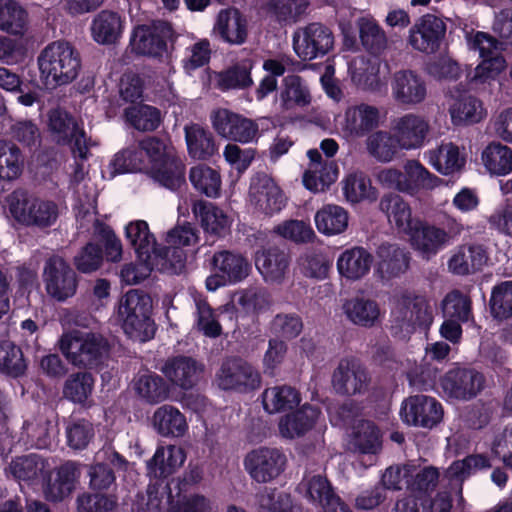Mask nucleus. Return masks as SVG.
I'll list each match as a JSON object with an SVG mask.
<instances>
[{"label": "nucleus", "mask_w": 512, "mask_h": 512, "mask_svg": "<svg viewBox=\"0 0 512 512\" xmlns=\"http://www.w3.org/2000/svg\"><path fill=\"white\" fill-rule=\"evenodd\" d=\"M255 265L266 282L279 283L289 265L288 255L278 247H269L256 253Z\"/></svg>", "instance_id": "38"}, {"label": "nucleus", "mask_w": 512, "mask_h": 512, "mask_svg": "<svg viewBox=\"0 0 512 512\" xmlns=\"http://www.w3.org/2000/svg\"><path fill=\"white\" fill-rule=\"evenodd\" d=\"M395 308L399 310L402 320L419 326H429L433 322L432 308L424 296L410 291H402L394 296Z\"/></svg>", "instance_id": "28"}, {"label": "nucleus", "mask_w": 512, "mask_h": 512, "mask_svg": "<svg viewBox=\"0 0 512 512\" xmlns=\"http://www.w3.org/2000/svg\"><path fill=\"white\" fill-rule=\"evenodd\" d=\"M391 88L394 100L405 106H416L422 103L427 96L425 81L411 70L395 73Z\"/></svg>", "instance_id": "22"}, {"label": "nucleus", "mask_w": 512, "mask_h": 512, "mask_svg": "<svg viewBox=\"0 0 512 512\" xmlns=\"http://www.w3.org/2000/svg\"><path fill=\"white\" fill-rule=\"evenodd\" d=\"M153 426L163 437H182L188 430L185 416L172 405H163L156 409Z\"/></svg>", "instance_id": "50"}, {"label": "nucleus", "mask_w": 512, "mask_h": 512, "mask_svg": "<svg viewBox=\"0 0 512 512\" xmlns=\"http://www.w3.org/2000/svg\"><path fill=\"white\" fill-rule=\"evenodd\" d=\"M130 43L135 53L159 58L167 52V42L157 28L139 25L134 28Z\"/></svg>", "instance_id": "41"}, {"label": "nucleus", "mask_w": 512, "mask_h": 512, "mask_svg": "<svg viewBox=\"0 0 512 512\" xmlns=\"http://www.w3.org/2000/svg\"><path fill=\"white\" fill-rule=\"evenodd\" d=\"M24 169V156L21 150L12 142L0 140V180L14 181Z\"/></svg>", "instance_id": "59"}, {"label": "nucleus", "mask_w": 512, "mask_h": 512, "mask_svg": "<svg viewBox=\"0 0 512 512\" xmlns=\"http://www.w3.org/2000/svg\"><path fill=\"white\" fill-rule=\"evenodd\" d=\"M280 101L286 110L309 105L311 94L306 82L298 75L286 76L282 82Z\"/></svg>", "instance_id": "57"}, {"label": "nucleus", "mask_w": 512, "mask_h": 512, "mask_svg": "<svg viewBox=\"0 0 512 512\" xmlns=\"http://www.w3.org/2000/svg\"><path fill=\"white\" fill-rule=\"evenodd\" d=\"M189 179L193 187L207 197L216 198L220 194L221 177L220 174L206 165L192 167L189 173Z\"/></svg>", "instance_id": "62"}, {"label": "nucleus", "mask_w": 512, "mask_h": 512, "mask_svg": "<svg viewBox=\"0 0 512 512\" xmlns=\"http://www.w3.org/2000/svg\"><path fill=\"white\" fill-rule=\"evenodd\" d=\"M186 253L176 245L166 247L156 246L151 259L148 260L145 269L148 272L157 270L171 274H179L185 266Z\"/></svg>", "instance_id": "48"}, {"label": "nucleus", "mask_w": 512, "mask_h": 512, "mask_svg": "<svg viewBox=\"0 0 512 512\" xmlns=\"http://www.w3.org/2000/svg\"><path fill=\"white\" fill-rule=\"evenodd\" d=\"M346 318L356 326L372 328L381 321V309L377 301L366 297H353L343 304Z\"/></svg>", "instance_id": "33"}, {"label": "nucleus", "mask_w": 512, "mask_h": 512, "mask_svg": "<svg viewBox=\"0 0 512 512\" xmlns=\"http://www.w3.org/2000/svg\"><path fill=\"white\" fill-rule=\"evenodd\" d=\"M137 395L150 404L165 401L169 395V386L165 380L155 372L140 373L134 382Z\"/></svg>", "instance_id": "53"}, {"label": "nucleus", "mask_w": 512, "mask_h": 512, "mask_svg": "<svg viewBox=\"0 0 512 512\" xmlns=\"http://www.w3.org/2000/svg\"><path fill=\"white\" fill-rule=\"evenodd\" d=\"M488 255L482 245H463L448 261L449 270L456 275H469L482 269L487 263Z\"/></svg>", "instance_id": "35"}, {"label": "nucleus", "mask_w": 512, "mask_h": 512, "mask_svg": "<svg viewBox=\"0 0 512 512\" xmlns=\"http://www.w3.org/2000/svg\"><path fill=\"white\" fill-rule=\"evenodd\" d=\"M374 361L384 369L393 372V376L406 373L409 385L416 390L427 391L432 389L436 379V369H424L416 367L410 371L402 369L403 363L399 362L389 346L379 347L374 355Z\"/></svg>", "instance_id": "17"}, {"label": "nucleus", "mask_w": 512, "mask_h": 512, "mask_svg": "<svg viewBox=\"0 0 512 512\" xmlns=\"http://www.w3.org/2000/svg\"><path fill=\"white\" fill-rule=\"evenodd\" d=\"M244 467L255 482L269 483L284 473L287 456L278 448L259 447L245 456Z\"/></svg>", "instance_id": "11"}, {"label": "nucleus", "mask_w": 512, "mask_h": 512, "mask_svg": "<svg viewBox=\"0 0 512 512\" xmlns=\"http://www.w3.org/2000/svg\"><path fill=\"white\" fill-rule=\"evenodd\" d=\"M261 398L263 408L269 414L292 410L301 402L300 393L288 385L266 388Z\"/></svg>", "instance_id": "51"}, {"label": "nucleus", "mask_w": 512, "mask_h": 512, "mask_svg": "<svg viewBox=\"0 0 512 512\" xmlns=\"http://www.w3.org/2000/svg\"><path fill=\"white\" fill-rule=\"evenodd\" d=\"M315 226L325 236H336L344 233L349 224V213L340 205L326 204L314 216Z\"/></svg>", "instance_id": "45"}, {"label": "nucleus", "mask_w": 512, "mask_h": 512, "mask_svg": "<svg viewBox=\"0 0 512 512\" xmlns=\"http://www.w3.org/2000/svg\"><path fill=\"white\" fill-rule=\"evenodd\" d=\"M405 194L416 196L423 191L438 187L442 180L431 173L420 161L408 160L404 166Z\"/></svg>", "instance_id": "43"}, {"label": "nucleus", "mask_w": 512, "mask_h": 512, "mask_svg": "<svg viewBox=\"0 0 512 512\" xmlns=\"http://www.w3.org/2000/svg\"><path fill=\"white\" fill-rule=\"evenodd\" d=\"M366 149L378 162L388 163L394 159L400 145L394 133L380 130L367 137Z\"/></svg>", "instance_id": "60"}, {"label": "nucleus", "mask_w": 512, "mask_h": 512, "mask_svg": "<svg viewBox=\"0 0 512 512\" xmlns=\"http://www.w3.org/2000/svg\"><path fill=\"white\" fill-rule=\"evenodd\" d=\"M249 196L251 204L265 215H273L285 207V196L276 183L267 175L252 179Z\"/></svg>", "instance_id": "19"}, {"label": "nucleus", "mask_w": 512, "mask_h": 512, "mask_svg": "<svg viewBox=\"0 0 512 512\" xmlns=\"http://www.w3.org/2000/svg\"><path fill=\"white\" fill-rule=\"evenodd\" d=\"M186 460L183 448L176 445L158 447L147 461V475L152 479H164L172 475Z\"/></svg>", "instance_id": "29"}, {"label": "nucleus", "mask_w": 512, "mask_h": 512, "mask_svg": "<svg viewBox=\"0 0 512 512\" xmlns=\"http://www.w3.org/2000/svg\"><path fill=\"white\" fill-rule=\"evenodd\" d=\"M298 490L308 502L321 509L338 497L331 482L322 474L306 473Z\"/></svg>", "instance_id": "39"}, {"label": "nucleus", "mask_w": 512, "mask_h": 512, "mask_svg": "<svg viewBox=\"0 0 512 512\" xmlns=\"http://www.w3.org/2000/svg\"><path fill=\"white\" fill-rule=\"evenodd\" d=\"M392 131L398 139L401 150H417L426 143L430 123L424 116L410 112L393 121Z\"/></svg>", "instance_id": "15"}, {"label": "nucleus", "mask_w": 512, "mask_h": 512, "mask_svg": "<svg viewBox=\"0 0 512 512\" xmlns=\"http://www.w3.org/2000/svg\"><path fill=\"white\" fill-rule=\"evenodd\" d=\"M348 448L358 454H378L382 449L381 432L379 428L371 421H359L354 425L349 435Z\"/></svg>", "instance_id": "32"}, {"label": "nucleus", "mask_w": 512, "mask_h": 512, "mask_svg": "<svg viewBox=\"0 0 512 512\" xmlns=\"http://www.w3.org/2000/svg\"><path fill=\"white\" fill-rule=\"evenodd\" d=\"M379 119L377 107L361 103L346 109L342 129L348 136L363 137L378 126Z\"/></svg>", "instance_id": "25"}, {"label": "nucleus", "mask_w": 512, "mask_h": 512, "mask_svg": "<svg viewBox=\"0 0 512 512\" xmlns=\"http://www.w3.org/2000/svg\"><path fill=\"white\" fill-rule=\"evenodd\" d=\"M439 480V472L434 467H425L415 472L411 465V476L407 480V490L418 497L422 512H432L434 492Z\"/></svg>", "instance_id": "30"}, {"label": "nucleus", "mask_w": 512, "mask_h": 512, "mask_svg": "<svg viewBox=\"0 0 512 512\" xmlns=\"http://www.w3.org/2000/svg\"><path fill=\"white\" fill-rule=\"evenodd\" d=\"M42 278L47 295L57 302L63 303L77 292L78 276L59 255H53L45 261Z\"/></svg>", "instance_id": "8"}, {"label": "nucleus", "mask_w": 512, "mask_h": 512, "mask_svg": "<svg viewBox=\"0 0 512 512\" xmlns=\"http://www.w3.org/2000/svg\"><path fill=\"white\" fill-rule=\"evenodd\" d=\"M378 258L374 275L381 282L400 277L409 267L407 253L395 244L383 243L376 251Z\"/></svg>", "instance_id": "23"}, {"label": "nucleus", "mask_w": 512, "mask_h": 512, "mask_svg": "<svg viewBox=\"0 0 512 512\" xmlns=\"http://www.w3.org/2000/svg\"><path fill=\"white\" fill-rule=\"evenodd\" d=\"M334 391L343 396L364 394L369 387L370 377L366 368L354 357L340 360L332 374Z\"/></svg>", "instance_id": "14"}, {"label": "nucleus", "mask_w": 512, "mask_h": 512, "mask_svg": "<svg viewBox=\"0 0 512 512\" xmlns=\"http://www.w3.org/2000/svg\"><path fill=\"white\" fill-rule=\"evenodd\" d=\"M9 211L16 221L41 228L52 226L58 218V206L29 195L24 190H15L8 199Z\"/></svg>", "instance_id": "5"}, {"label": "nucleus", "mask_w": 512, "mask_h": 512, "mask_svg": "<svg viewBox=\"0 0 512 512\" xmlns=\"http://www.w3.org/2000/svg\"><path fill=\"white\" fill-rule=\"evenodd\" d=\"M187 150L191 158L207 160L217 152L213 134L199 124L186 125L184 128Z\"/></svg>", "instance_id": "46"}, {"label": "nucleus", "mask_w": 512, "mask_h": 512, "mask_svg": "<svg viewBox=\"0 0 512 512\" xmlns=\"http://www.w3.org/2000/svg\"><path fill=\"white\" fill-rule=\"evenodd\" d=\"M253 63L249 59L242 60L230 68L217 73V86L222 91L245 89L253 84L251 70Z\"/></svg>", "instance_id": "58"}, {"label": "nucleus", "mask_w": 512, "mask_h": 512, "mask_svg": "<svg viewBox=\"0 0 512 512\" xmlns=\"http://www.w3.org/2000/svg\"><path fill=\"white\" fill-rule=\"evenodd\" d=\"M149 158L151 177L161 186L177 191L186 184L185 165L168 147L167 141L149 136L139 142L137 149Z\"/></svg>", "instance_id": "3"}, {"label": "nucleus", "mask_w": 512, "mask_h": 512, "mask_svg": "<svg viewBox=\"0 0 512 512\" xmlns=\"http://www.w3.org/2000/svg\"><path fill=\"white\" fill-rule=\"evenodd\" d=\"M192 211L208 234L221 237L230 228L231 221L227 214L211 202L197 201L193 204Z\"/></svg>", "instance_id": "42"}, {"label": "nucleus", "mask_w": 512, "mask_h": 512, "mask_svg": "<svg viewBox=\"0 0 512 512\" xmlns=\"http://www.w3.org/2000/svg\"><path fill=\"white\" fill-rule=\"evenodd\" d=\"M481 160L486 170L495 176L512 172V149L500 142H491L482 151Z\"/></svg>", "instance_id": "54"}, {"label": "nucleus", "mask_w": 512, "mask_h": 512, "mask_svg": "<svg viewBox=\"0 0 512 512\" xmlns=\"http://www.w3.org/2000/svg\"><path fill=\"white\" fill-rule=\"evenodd\" d=\"M60 350L74 366L97 367L109 351L107 340L99 333L72 330L60 339Z\"/></svg>", "instance_id": "4"}, {"label": "nucleus", "mask_w": 512, "mask_h": 512, "mask_svg": "<svg viewBox=\"0 0 512 512\" xmlns=\"http://www.w3.org/2000/svg\"><path fill=\"white\" fill-rule=\"evenodd\" d=\"M349 70L358 88L374 93L386 90L387 80L380 76V62L377 58L358 57L351 62Z\"/></svg>", "instance_id": "26"}, {"label": "nucleus", "mask_w": 512, "mask_h": 512, "mask_svg": "<svg viewBox=\"0 0 512 512\" xmlns=\"http://www.w3.org/2000/svg\"><path fill=\"white\" fill-rule=\"evenodd\" d=\"M212 126L221 137L241 144L256 142L260 136L258 124L228 109H218L211 115Z\"/></svg>", "instance_id": "12"}, {"label": "nucleus", "mask_w": 512, "mask_h": 512, "mask_svg": "<svg viewBox=\"0 0 512 512\" xmlns=\"http://www.w3.org/2000/svg\"><path fill=\"white\" fill-rule=\"evenodd\" d=\"M48 463L40 455L31 453L14 458L7 472L17 481L34 484L48 476Z\"/></svg>", "instance_id": "34"}, {"label": "nucleus", "mask_w": 512, "mask_h": 512, "mask_svg": "<svg viewBox=\"0 0 512 512\" xmlns=\"http://www.w3.org/2000/svg\"><path fill=\"white\" fill-rule=\"evenodd\" d=\"M408 235L411 237L414 248L427 258L437 254L440 249L447 245L445 234L441 228L434 225H423L420 220L415 230Z\"/></svg>", "instance_id": "52"}, {"label": "nucleus", "mask_w": 512, "mask_h": 512, "mask_svg": "<svg viewBox=\"0 0 512 512\" xmlns=\"http://www.w3.org/2000/svg\"><path fill=\"white\" fill-rule=\"evenodd\" d=\"M482 374L464 368L449 370L440 380L443 393L451 399L469 400L482 389Z\"/></svg>", "instance_id": "16"}, {"label": "nucleus", "mask_w": 512, "mask_h": 512, "mask_svg": "<svg viewBox=\"0 0 512 512\" xmlns=\"http://www.w3.org/2000/svg\"><path fill=\"white\" fill-rule=\"evenodd\" d=\"M204 366L188 356H177L165 362L161 371L175 385L191 389L199 380Z\"/></svg>", "instance_id": "27"}, {"label": "nucleus", "mask_w": 512, "mask_h": 512, "mask_svg": "<svg viewBox=\"0 0 512 512\" xmlns=\"http://www.w3.org/2000/svg\"><path fill=\"white\" fill-rule=\"evenodd\" d=\"M28 14L15 0H0V30L22 36L27 30Z\"/></svg>", "instance_id": "56"}, {"label": "nucleus", "mask_w": 512, "mask_h": 512, "mask_svg": "<svg viewBox=\"0 0 512 512\" xmlns=\"http://www.w3.org/2000/svg\"><path fill=\"white\" fill-rule=\"evenodd\" d=\"M307 0H268L267 11L275 17L279 23H296L307 11Z\"/></svg>", "instance_id": "61"}, {"label": "nucleus", "mask_w": 512, "mask_h": 512, "mask_svg": "<svg viewBox=\"0 0 512 512\" xmlns=\"http://www.w3.org/2000/svg\"><path fill=\"white\" fill-rule=\"evenodd\" d=\"M443 407L435 398L426 395L410 396L402 402L401 420L410 426L432 429L443 419Z\"/></svg>", "instance_id": "13"}, {"label": "nucleus", "mask_w": 512, "mask_h": 512, "mask_svg": "<svg viewBox=\"0 0 512 512\" xmlns=\"http://www.w3.org/2000/svg\"><path fill=\"white\" fill-rule=\"evenodd\" d=\"M56 433V426L44 416H39L24 423L20 441L28 448L48 449Z\"/></svg>", "instance_id": "44"}, {"label": "nucleus", "mask_w": 512, "mask_h": 512, "mask_svg": "<svg viewBox=\"0 0 512 512\" xmlns=\"http://www.w3.org/2000/svg\"><path fill=\"white\" fill-rule=\"evenodd\" d=\"M427 162L440 174L451 175L460 171L465 165V156L452 142H442L424 153Z\"/></svg>", "instance_id": "31"}, {"label": "nucleus", "mask_w": 512, "mask_h": 512, "mask_svg": "<svg viewBox=\"0 0 512 512\" xmlns=\"http://www.w3.org/2000/svg\"><path fill=\"white\" fill-rule=\"evenodd\" d=\"M379 209L386 216L389 224L399 232L409 234L419 224V220L412 217L409 203L398 194L389 193L382 196Z\"/></svg>", "instance_id": "24"}, {"label": "nucleus", "mask_w": 512, "mask_h": 512, "mask_svg": "<svg viewBox=\"0 0 512 512\" xmlns=\"http://www.w3.org/2000/svg\"><path fill=\"white\" fill-rule=\"evenodd\" d=\"M320 414L319 408L305 404L296 412L287 414L280 419L279 432L282 437L287 439L303 436L312 429Z\"/></svg>", "instance_id": "37"}, {"label": "nucleus", "mask_w": 512, "mask_h": 512, "mask_svg": "<svg viewBox=\"0 0 512 512\" xmlns=\"http://www.w3.org/2000/svg\"><path fill=\"white\" fill-rule=\"evenodd\" d=\"M466 42L470 51L478 52L482 61L475 68L473 80L485 82L495 78L505 67V59L501 55L502 43L489 33L477 31L466 34Z\"/></svg>", "instance_id": "6"}, {"label": "nucleus", "mask_w": 512, "mask_h": 512, "mask_svg": "<svg viewBox=\"0 0 512 512\" xmlns=\"http://www.w3.org/2000/svg\"><path fill=\"white\" fill-rule=\"evenodd\" d=\"M307 156L310 163L303 174V184L314 193L323 192L337 180L338 166L333 160L324 161L317 149L308 150Z\"/></svg>", "instance_id": "21"}, {"label": "nucleus", "mask_w": 512, "mask_h": 512, "mask_svg": "<svg viewBox=\"0 0 512 512\" xmlns=\"http://www.w3.org/2000/svg\"><path fill=\"white\" fill-rule=\"evenodd\" d=\"M37 65L41 82L57 87L73 82L82 68L79 51L67 41H54L38 55Z\"/></svg>", "instance_id": "1"}, {"label": "nucleus", "mask_w": 512, "mask_h": 512, "mask_svg": "<svg viewBox=\"0 0 512 512\" xmlns=\"http://www.w3.org/2000/svg\"><path fill=\"white\" fill-rule=\"evenodd\" d=\"M214 32L229 43L240 45L247 38L246 19L237 9H223L218 13Z\"/></svg>", "instance_id": "40"}, {"label": "nucleus", "mask_w": 512, "mask_h": 512, "mask_svg": "<svg viewBox=\"0 0 512 512\" xmlns=\"http://www.w3.org/2000/svg\"><path fill=\"white\" fill-rule=\"evenodd\" d=\"M151 312V297L142 290L131 289L119 300L117 320L130 339L146 342L154 337L156 331Z\"/></svg>", "instance_id": "2"}, {"label": "nucleus", "mask_w": 512, "mask_h": 512, "mask_svg": "<svg viewBox=\"0 0 512 512\" xmlns=\"http://www.w3.org/2000/svg\"><path fill=\"white\" fill-rule=\"evenodd\" d=\"M374 263L373 254L363 246L343 250L336 261L339 275L349 282H356L369 275Z\"/></svg>", "instance_id": "20"}, {"label": "nucleus", "mask_w": 512, "mask_h": 512, "mask_svg": "<svg viewBox=\"0 0 512 512\" xmlns=\"http://www.w3.org/2000/svg\"><path fill=\"white\" fill-rule=\"evenodd\" d=\"M212 265L218 272V276L230 284H236L245 279L250 270L248 261L241 254L226 250L213 255Z\"/></svg>", "instance_id": "36"}, {"label": "nucleus", "mask_w": 512, "mask_h": 512, "mask_svg": "<svg viewBox=\"0 0 512 512\" xmlns=\"http://www.w3.org/2000/svg\"><path fill=\"white\" fill-rule=\"evenodd\" d=\"M49 129L58 144H72L75 158L84 161L88 158L89 148L94 145L86 137L76 119L66 111L55 109L49 115Z\"/></svg>", "instance_id": "10"}, {"label": "nucleus", "mask_w": 512, "mask_h": 512, "mask_svg": "<svg viewBox=\"0 0 512 512\" xmlns=\"http://www.w3.org/2000/svg\"><path fill=\"white\" fill-rule=\"evenodd\" d=\"M217 386L224 391L249 393L261 385L259 371L240 357L225 358L215 374Z\"/></svg>", "instance_id": "7"}, {"label": "nucleus", "mask_w": 512, "mask_h": 512, "mask_svg": "<svg viewBox=\"0 0 512 512\" xmlns=\"http://www.w3.org/2000/svg\"><path fill=\"white\" fill-rule=\"evenodd\" d=\"M122 32L123 21L117 12L102 10L92 20L91 35L98 44H113Z\"/></svg>", "instance_id": "47"}, {"label": "nucleus", "mask_w": 512, "mask_h": 512, "mask_svg": "<svg viewBox=\"0 0 512 512\" xmlns=\"http://www.w3.org/2000/svg\"><path fill=\"white\" fill-rule=\"evenodd\" d=\"M293 50L303 61L323 57L332 50L334 36L325 25L313 22L298 28L292 36Z\"/></svg>", "instance_id": "9"}, {"label": "nucleus", "mask_w": 512, "mask_h": 512, "mask_svg": "<svg viewBox=\"0 0 512 512\" xmlns=\"http://www.w3.org/2000/svg\"><path fill=\"white\" fill-rule=\"evenodd\" d=\"M489 309L494 319L512 317V280L502 281L492 288Z\"/></svg>", "instance_id": "64"}, {"label": "nucleus", "mask_w": 512, "mask_h": 512, "mask_svg": "<svg viewBox=\"0 0 512 512\" xmlns=\"http://www.w3.org/2000/svg\"><path fill=\"white\" fill-rule=\"evenodd\" d=\"M126 121L139 131H153L161 123L159 109L150 105L131 106L124 110Z\"/></svg>", "instance_id": "63"}, {"label": "nucleus", "mask_w": 512, "mask_h": 512, "mask_svg": "<svg viewBox=\"0 0 512 512\" xmlns=\"http://www.w3.org/2000/svg\"><path fill=\"white\" fill-rule=\"evenodd\" d=\"M451 121L456 126L479 123L486 116L483 103L474 96L456 100L449 109Z\"/></svg>", "instance_id": "55"}, {"label": "nucleus", "mask_w": 512, "mask_h": 512, "mask_svg": "<svg viewBox=\"0 0 512 512\" xmlns=\"http://www.w3.org/2000/svg\"><path fill=\"white\" fill-rule=\"evenodd\" d=\"M445 33V23L440 18L427 14L411 27L409 42L418 51L434 53L439 49Z\"/></svg>", "instance_id": "18"}, {"label": "nucleus", "mask_w": 512, "mask_h": 512, "mask_svg": "<svg viewBox=\"0 0 512 512\" xmlns=\"http://www.w3.org/2000/svg\"><path fill=\"white\" fill-rule=\"evenodd\" d=\"M125 236L135 250L138 259L145 267L157 246L156 239L150 232L148 223L144 220L130 222L125 227Z\"/></svg>", "instance_id": "49"}]
</instances>
